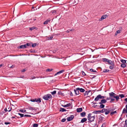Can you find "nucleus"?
<instances>
[{
  "mask_svg": "<svg viewBox=\"0 0 127 127\" xmlns=\"http://www.w3.org/2000/svg\"><path fill=\"white\" fill-rule=\"evenodd\" d=\"M109 95L110 96H112V97L115 98L116 100L117 101H118L119 99V96H115V95H117L113 92L109 93Z\"/></svg>",
  "mask_w": 127,
  "mask_h": 127,
  "instance_id": "nucleus-1",
  "label": "nucleus"
},
{
  "mask_svg": "<svg viewBox=\"0 0 127 127\" xmlns=\"http://www.w3.org/2000/svg\"><path fill=\"white\" fill-rule=\"evenodd\" d=\"M92 114H89L88 116V118L89 121L91 122L94 121L95 118V116H91Z\"/></svg>",
  "mask_w": 127,
  "mask_h": 127,
  "instance_id": "nucleus-2",
  "label": "nucleus"
},
{
  "mask_svg": "<svg viewBox=\"0 0 127 127\" xmlns=\"http://www.w3.org/2000/svg\"><path fill=\"white\" fill-rule=\"evenodd\" d=\"M52 97V95L50 94H48L44 95L43 98L45 100H48L49 99H50Z\"/></svg>",
  "mask_w": 127,
  "mask_h": 127,
  "instance_id": "nucleus-3",
  "label": "nucleus"
},
{
  "mask_svg": "<svg viewBox=\"0 0 127 127\" xmlns=\"http://www.w3.org/2000/svg\"><path fill=\"white\" fill-rule=\"evenodd\" d=\"M104 111H117L119 110V109L115 107H113L112 108L109 109L108 110L107 109H104Z\"/></svg>",
  "mask_w": 127,
  "mask_h": 127,
  "instance_id": "nucleus-4",
  "label": "nucleus"
},
{
  "mask_svg": "<svg viewBox=\"0 0 127 127\" xmlns=\"http://www.w3.org/2000/svg\"><path fill=\"white\" fill-rule=\"evenodd\" d=\"M102 60L103 62H104L106 64H109L111 61V60L106 58H103Z\"/></svg>",
  "mask_w": 127,
  "mask_h": 127,
  "instance_id": "nucleus-5",
  "label": "nucleus"
},
{
  "mask_svg": "<svg viewBox=\"0 0 127 127\" xmlns=\"http://www.w3.org/2000/svg\"><path fill=\"white\" fill-rule=\"evenodd\" d=\"M28 109L32 111H38L39 110V108H34L32 107H29Z\"/></svg>",
  "mask_w": 127,
  "mask_h": 127,
  "instance_id": "nucleus-6",
  "label": "nucleus"
},
{
  "mask_svg": "<svg viewBox=\"0 0 127 127\" xmlns=\"http://www.w3.org/2000/svg\"><path fill=\"white\" fill-rule=\"evenodd\" d=\"M79 88H76L75 89H74V91L75 93V94L76 95H78L79 94Z\"/></svg>",
  "mask_w": 127,
  "mask_h": 127,
  "instance_id": "nucleus-7",
  "label": "nucleus"
},
{
  "mask_svg": "<svg viewBox=\"0 0 127 127\" xmlns=\"http://www.w3.org/2000/svg\"><path fill=\"white\" fill-rule=\"evenodd\" d=\"M74 117L73 115H71L70 117H68L67 119L68 121H71L74 118Z\"/></svg>",
  "mask_w": 127,
  "mask_h": 127,
  "instance_id": "nucleus-8",
  "label": "nucleus"
},
{
  "mask_svg": "<svg viewBox=\"0 0 127 127\" xmlns=\"http://www.w3.org/2000/svg\"><path fill=\"white\" fill-rule=\"evenodd\" d=\"M14 109H16L15 110L17 111L16 110L17 109L12 104L11 105L10 109L9 110H10V111L11 110H14Z\"/></svg>",
  "mask_w": 127,
  "mask_h": 127,
  "instance_id": "nucleus-9",
  "label": "nucleus"
},
{
  "mask_svg": "<svg viewBox=\"0 0 127 127\" xmlns=\"http://www.w3.org/2000/svg\"><path fill=\"white\" fill-rule=\"evenodd\" d=\"M107 15H102L101 18L99 19V21H101L103 19H105Z\"/></svg>",
  "mask_w": 127,
  "mask_h": 127,
  "instance_id": "nucleus-10",
  "label": "nucleus"
},
{
  "mask_svg": "<svg viewBox=\"0 0 127 127\" xmlns=\"http://www.w3.org/2000/svg\"><path fill=\"white\" fill-rule=\"evenodd\" d=\"M99 99H101L100 95H97L96 97L95 98V100L96 101H97Z\"/></svg>",
  "mask_w": 127,
  "mask_h": 127,
  "instance_id": "nucleus-11",
  "label": "nucleus"
},
{
  "mask_svg": "<svg viewBox=\"0 0 127 127\" xmlns=\"http://www.w3.org/2000/svg\"><path fill=\"white\" fill-rule=\"evenodd\" d=\"M35 102H36L38 103H40L41 102V99L40 98H38L37 99L35 98L34 99Z\"/></svg>",
  "mask_w": 127,
  "mask_h": 127,
  "instance_id": "nucleus-12",
  "label": "nucleus"
},
{
  "mask_svg": "<svg viewBox=\"0 0 127 127\" xmlns=\"http://www.w3.org/2000/svg\"><path fill=\"white\" fill-rule=\"evenodd\" d=\"M51 19L50 18H49L47 19L46 21H45L44 22L43 24H47L49 22H50L51 20Z\"/></svg>",
  "mask_w": 127,
  "mask_h": 127,
  "instance_id": "nucleus-13",
  "label": "nucleus"
},
{
  "mask_svg": "<svg viewBox=\"0 0 127 127\" xmlns=\"http://www.w3.org/2000/svg\"><path fill=\"white\" fill-rule=\"evenodd\" d=\"M107 102L106 100L105 99H102L100 102H99V103L100 104H101L104 103H106Z\"/></svg>",
  "mask_w": 127,
  "mask_h": 127,
  "instance_id": "nucleus-14",
  "label": "nucleus"
},
{
  "mask_svg": "<svg viewBox=\"0 0 127 127\" xmlns=\"http://www.w3.org/2000/svg\"><path fill=\"white\" fill-rule=\"evenodd\" d=\"M26 44L24 45H22L19 46V48L20 49H25L27 48Z\"/></svg>",
  "mask_w": 127,
  "mask_h": 127,
  "instance_id": "nucleus-15",
  "label": "nucleus"
},
{
  "mask_svg": "<svg viewBox=\"0 0 127 127\" xmlns=\"http://www.w3.org/2000/svg\"><path fill=\"white\" fill-rule=\"evenodd\" d=\"M64 71V70H62L57 72L56 74H55V75L56 76L57 74H60L62 73H63Z\"/></svg>",
  "mask_w": 127,
  "mask_h": 127,
  "instance_id": "nucleus-16",
  "label": "nucleus"
},
{
  "mask_svg": "<svg viewBox=\"0 0 127 127\" xmlns=\"http://www.w3.org/2000/svg\"><path fill=\"white\" fill-rule=\"evenodd\" d=\"M56 11L55 10H52L50 12V13H51L53 15H55L56 14Z\"/></svg>",
  "mask_w": 127,
  "mask_h": 127,
  "instance_id": "nucleus-17",
  "label": "nucleus"
},
{
  "mask_svg": "<svg viewBox=\"0 0 127 127\" xmlns=\"http://www.w3.org/2000/svg\"><path fill=\"white\" fill-rule=\"evenodd\" d=\"M87 119L86 118H84L82 119L81 120V123H83L84 122H85L87 121Z\"/></svg>",
  "mask_w": 127,
  "mask_h": 127,
  "instance_id": "nucleus-18",
  "label": "nucleus"
},
{
  "mask_svg": "<svg viewBox=\"0 0 127 127\" xmlns=\"http://www.w3.org/2000/svg\"><path fill=\"white\" fill-rule=\"evenodd\" d=\"M91 91L90 90H89V91H86L85 93L83 94V95H84V96H85L86 95H88V94Z\"/></svg>",
  "mask_w": 127,
  "mask_h": 127,
  "instance_id": "nucleus-19",
  "label": "nucleus"
},
{
  "mask_svg": "<svg viewBox=\"0 0 127 127\" xmlns=\"http://www.w3.org/2000/svg\"><path fill=\"white\" fill-rule=\"evenodd\" d=\"M86 114V113L85 112H84L82 113H81L80 115L82 117H84L85 116Z\"/></svg>",
  "mask_w": 127,
  "mask_h": 127,
  "instance_id": "nucleus-20",
  "label": "nucleus"
},
{
  "mask_svg": "<svg viewBox=\"0 0 127 127\" xmlns=\"http://www.w3.org/2000/svg\"><path fill=\"white\" fill-rule=\"evenodd\" d=\"M104 118L102 117L101 115H99V116L98 119L99 120L101 121H103Z\"/></svg>",
  "mask_w": 127,
  "mask_h": 127,
  "instance_id": "nucleus-21",
  "label": "nucleus"
},
{
  "mask_svg": "<svg viewBox=\"0 0 127 127\" xmlns=\"http://www.w3.org/2000/svg\"><path fill=\"white\" fill-rule=\"evenodd\" d=\"M32 43H27L26 44V47L27 46H29L31 47L32 46Z\"/></svg>",
  "mask_w": 127,
  "mask_h": 127,
  "instance_id": "nucleus-22",
  "label": "nucleus"
},
{
  "mask_svg": "<svg viewBox=\"0 0 127 127\" xmlns=\"http://www.w3.org/2000/svg\"><path fill=\"white\" fill-rule=\"evenodd\" d=\"M110 70L107 69H104L103 71V72L104 73H106L107 72H109Z\"/></svg>",
  "mask_w": 127,
  "mask_h": 127,
  "instance_id": "nucleus-23",
  "label": "nucleus"
},
{
  "mask_svg": "<svg viewBox=\"0 0 127 127\" xmlns=\"http://www.w3.org/2000/svg\"><path fill=\"white\" fill-rule=\"evenodd\" d=\"M36 29V30L37 29V28L35 27H32L30 28L29 29L30 31H32L34 29Z\"/></svg>",
  "mask_w": 127,
  "mask_h": 127,
  "instance_id": "nucleus-24",
  "label": "nucleus"
},
{
  "mask_svg": "<svg viewBox=\"0 0 127 127\" xmlns=\"http://www.w3.org/2000/svg\"><path fill=\"white\" fill-rule=\"evenodd\" d=\"M109 64L110 65H114V61H112L111 60Z\"/></svg>",
  "mask_w": 127,
  "mask_h": 127,
  "instance_id": "nucleus-25",
  "label": "nucleus"
},
{
  "mask_svg": "<svg viewBox=\"0 0 127 127\" xmlns=\"http://www.w3.org/2000/svg\"><path fill=\"white\" fill-rule=\"evenodd\" d=\"M66 107H68L67 109L70 108L71 107V104L70 103H68L66 104Z\"/></svg>",
  "mask_w": 127,
  "mask_h": 127,
  "instance_id": "nucleus-26",
  "label": "nucleus"
},
{
  "mask_svg": "<svg viewBox=\"0 0 127 127\" xmlns=\"http://www.w3.org/2000/svg\"><path fill=\"white\" fill-rule=\"evenodd\" d=\"M79 89L80 90H79L80 91V92L83 93L85 91V90L83 88H79Z\"/></svg>",
  "mask_w": 127,
  "mask_h": 127,
  "instance_id": "nucleus-27",
  "label": "nucleus"
},
{
  "mask_svg": "<svg viewBox=\"0 0 127 127\" xmlns=\"http://www.w3.org/2000/svg\"><path fill=\"white\" fill-rule=\"evenodd\" d=\"M39 113L38 112H32H32H30V113L32 114H38Z\"/></svg>",
  "mask_w": 127,
  "mask_h": 127,
  "instance_id": "nucleus-28",
  "label": "nucleus"
},
{
  "mask_svg": "<svg viewBox=\"0 0 127 127\" xmlns=\"http://www.w3.org/2000/svg\"><path fill=\"white\" fill-rule=\"evenodd\" d=\"M123 63V64H125L126 63V61L125 60L123 59H121L120 60Z\"/></svg>",
  "mask_w": 127,
  "mask_h": 127,
  "instance_id": "nucleus-29",
  "label": "nucleus"
},
{
  "mask_svg": "<svg viewBox=\"0 0 127 127\" xmlns=\"http://www.w3.org/2000/svg\"><path fill=\"white\" fill-rule=\"evenodd\" d=\"M120 66L121 67L124 68L126 67V65L125 64H122Z\"/></svg>",
  "mask_w": 127,
  "mask_h": 127,
  "instance_id": "nucleus-30",
  "label": "nucleus"
},
{
  "mask_svg": "<svg viewBox=\"0 0 127 127\" xmlns=\"http://www.w3.org/2000/svg\"><path fill=\"white\" fill-rule=\"evenodd\" d=\"M76 110V111H82V109L81 108H77Z\"/></svg>",
  "mask_w": 127,
  "mask_h": 127,
  "instance_id": "nucleus-31",
  "label": "nucleus"
},
{
  "mask_svg": "<svg viewBox=\"0 0 127 127\" xmlns=\"http://www.w3.org/2000/svg\"><path fill=\"white\" fill-rule=\"evenodd\" d=\"M90 71L91 72L97 73V72L96 71L92 68L90 69Z\"/></svg>",
  "mask_w": 127,
  "mask_h": 127,
  "instance_id": "nucleus-32",
  "label": "nucleus"
},
{
  "mask_svg": "<svg viewBox=\"0 0 127 127\" xmlns=\"http://www.w3.org/2000/svg\"><path fill=\"white\" fill-rule=\"evenodd\" d=\"M60 111H66V110L64 108H60V109L59 110Z\"/></svg>",
  "mask_w": 127,
  "mask_h": 127,
  "instance_id": "nucleus-33",
  "label": "nucleus"
},
{
  "mask_svg": "<svg viewBox=\"0 0 127 127\" xmlns=\"http://www.w3.org/2000/svg\"><path fill=\"white\" fill-rule=\"evenodd\" d=\"M56 91H54L51 92V94L52 95H54L56 94Z\"/></svg>",
  "mask_w": 127,
  "mask_h": 127,
  "instance_id": "nucleus-34",
  "label": "nucleus"
},
{
  "mask_svg": "<svg viewBox=\"0 0 127 127\" xmlns=\"http://www.w3.org/2000/svg\"><path fill=\"white\" fill-rule=\"evenodd\" d=\"M119 96L121 97V98L124 97H125V95L123 94H119Z\"/></svg>",
  "mask_w": 127,
  "mask_h": 127,
  "instance_id": "nucleus-35",
  "label": "nucleus"
},
{
  "mask_svg": "<svg viewBox=\"0 0 127 127\" xmlns=\"http://www.w3.org/2000/svg\"><path fill=\"white\" fill-rule=\"evenodd\" d=\"M117 113V112H112L110 113L111 116H112L114 114Z\"/></svg>",
  "mask_w": 127,
  "mask_h": 127,
  "instance_id": "nucleus-36",
  "label": "nucleus"
},
{
  "mask_svg": "<svg viewBox=\"0 0 127 127\" xmlns=\"http://www.w3.org/2000/svg\"><path fill=\"white\" fill-rule=\"evenodd\" d=\"M53 36H49L48 37V40H51L53 38Z\"/></svg>",
  "mask_w": 127,
  "mask_h": 127,
  "instance_id": "nucleus-37",
  "label": "nucleus"
},
{
  "mask_svg": "<svg viewBox=\"0 0 127 127\" xmlns=\"http://www.w3.org/2000/svg\"><path fill=\"white\" fill-rule=\"evenodd\" d=\"M36 43H34L33 44L32 43V46L33 47H35L36 46Z\"/></svg>",
  "mask_w": 127,
  "mask_h": 127,
  "instance_id": "nucleus-38",
  "label": "nucleus"
},
{
  "mask_svg": "<svg viewBox=\"0 0 127 127\" xmlns=\"http://www.w3.org/2000/svg\"><path fill=\"white\" fill-rule=\"evenodd\" d=\"M101 105L100 106V107L101 108H103L105 106V105L102 104H100Z\"/></svg>",
  "mask_w": 127,
  "mask_h": 127,
  "instance_id": "nucleus-39",
  "label": "nucleus"
},
{
  "mask_svg": "<svg viewBox=\"0 0 127 127\" xmlns=\"http://www.w3.org/2000/svg\"><path fill=\"white\" fill-rule=\"evenodd\" d=\"M53 70V69H50L49 68L47 69L46 70V71H48L49 72H50L52 70Z\"/></svg>",
  "mask_w": 127,
  "mask_h": 127,
  "instance_id": "nucleus-40",
  "label": "nucleus"
},
{
  "mask_svg": "<svg viewBox=\"0 0 127 127\" xmlns=\"http://www.w3.org/2000/svg\"><path fill=\"white\" fill-rule=\"evenodd\" d=\"M104 112H93L92 113L97 114L99 112L100 113H103Z\"/></svg>",
  "mask_w": 127,
  "mask_h": 127,
  "instance_id": "nucleus-41",
  "label": "nucleus"
},
{
  "mask_svg": "<svg viewBox=\"0 0 127 127\" xmlns=\"http://www.w3.org/2000/svg\"><path fill=\"white\" fill-rule=\"evenodd\" d=\"M38 125L37 124H34L33 125V127H37Z\"/></svg>",
  "mask_w": 127,
  "mask_h": 127,
  "instance_id": "nucleus-42",
  "label": "nucleus"
},
{
  "mask_svg": "<svg viewBox=\"0 0 127 127\" xmlns=\"http://www.w3.org/2000/svg\"><path fill=\"white\" fill-rule=\"evenodd\" d=\"M120 33V31L119 30L116 31V33L115 34V35H116L117 33Z\"/></svg>",
  "mask_w": 127,
  "mask_h": 127,
  "instance_id": "nucleus-43",
  "label": "nucleus"
},
{
  "mask_svg": "<svg viewBox=\"0 0 127 127\" xmlns=\"http://www.w3.org/2000/svg\"><path fill=\"white\" fill-rule=\"evenodd\" d=\"M114 66V65H110L109 66V68L111 69H113Z\"/></svg>",
  "mask_w": 127,
  "mask_h": 127,
  "instance_id": "nucleus-44",
  "label": "nucleus"
},
{
  "mask_svg": "<svg viewBox=\"0 0 127 127\" xmlns=\"http://www.w3.org/2000/svg\"><path fill=\"white\" fill-rule=\"evenodd\" d=\"M112 98V96H110V97H107L106 100H109V99H111Z\"/></svg>",
  "mask_w": 127,
  "mask_h": 127,
  "instance_id": "nucleus-45",
  "label": "nucleus"
},
{
  "mask_svg": "<svg viewBox=\"0 0 127 127\" xmlns=\"http://www.w3.org/2000/svg\"><path fill=\"white\" fill-rule=\"evenodd\" d=\"M111 100H110V103H112V102L113 101H115V99H114V98H111Z\"/></svg>",
  "mask_w": 127,
  "mask_h": 127,
  "instance_id": "nucleus-46",
  "label": "nucleus"
},
{
  "mask_svg": "<svg viewBox=\"0 0 127 127\" xmlns=\"http://www.w3.org/2000/svg\"><path fill=\"white\" fill-rule=\"evenodd\" d=\"M18 114L20 116V117H23L24 116V115L23 114H21L20 113H18Z\"/></svg>",
  "mask_w": 127,
  "mask_h": 127,
  "instance_id": "nucleus-47",
  "label": "nucleus"
},
{
  "mask_svg": "<svg viewBox=\"0 0 127 127\" xmlns=\"http://www.w3.org/2000/svg\"><path fill=\"white\" fill-rule=\"evenodd\" d=\"M62 93L61 91H59L58 93V95H61Z\"/></svg>",
  "mask_w": 127,
  "mask_h": 127,
  "instance_id": "nucleus-48",
  "label": "nucleus"
},
{
  "mask_svg": "<svg viewBox=\"0 0 127 127\" xmlns=\"http://www.w3.org/2000/svg\"><path fill=\"white\" fill-rule=\"evenodd\" d=\"M82 75L84 76L86 75V74L83 71H82Z\"/></svg>",
  "mask_w": 127,
  "mask_h": 127,
  "instance_id": "nucleus-49",
  "label": "nucleus"
},
{
  "mask_svg": "<svg viewBox=\"0 0 127 127\" xmlns=\"http://www.w3.org/2000/svg\"><path fill=\"white\" fill-rule=\"evenodd\" d=\"M24 116L25 117H31V116L29 115L28 114H26L24 115Z\"/></svg>",
  "mask_w": 127,
  "mask_h": 127,
  "instance_id": "nucleus-50",
  "label": "nucleus"
},
{
  "mask_svg": "<svg viewBox=\"0 0 127 127\" xmlns=\"http://www.w3.org/2000/svg\"><path fill=\"white\" fill-rule=\"evenodd\" d=\"M100 97H101V99H104L105 98V97H106L105 96H102L101 95H100Z\"/></svg>",
  "mask_w": 127,
  "mask_h": 127,
  "instance_id": "nucleus-51",
  "label": "nucleus"
},
{
  "mask_svg": "<svg viewBox=\"0 0 127 127\" xmlns=\"http://www.w3.org/2000/svg\"><path fill=\"white\" fill-rule=\"evenodd\" d=\"M66 120V119L65 118H64L62 120V122H64Z\"/></svg>",
  "mask_w": 127,
  "mask_h": 127,
  "instance_id": "nucleus-52",
  "label": "nucleus"
},
{
  "mask_svg": "<svg viewBox=\"0 0 127 127\" xmlns=\"http://www.w3.org/2000/svg\"><path fill=\"white\" fill-rule=\"evenodd\" d=\"M4 110L5 111H10V110L9 109V110H7V107L6 108H5L4 109Z\"/></svg>",
  "mask_w": 127,
  "mask_h": 127,
  "instance_id": "nucleus-53",
  "label": "nucleus"
},
{
  "mask_svg": "<svg viewBox=\"0 0 127 127\" xmlns=\"http://www.w3.org/2000/svg\"><path fill=\"white\" fill-rule=\"evenodd\" d=\"M69 94H70V95L71 96H73V94L72 93V92L71 91H70Z\"/></svg>",
  "mask_w": 127,
  "mask_h": 127,
  "instance_id": "nucleus-54",
  "label": "nucleus"
},
{
  "mask_svg": "<svg viewBox=\"0 0 127 127\" xmlns=\"http://www.w3.org/2000/svg\"><path fill=\"white\" fill-rule=\"evenodd\" d=\"M30 101L32 102H35L34 99H32L30 100Z\"/></svg>",
  "mask_w": 127,
  "mask_h": 127,
  "instance_id": "nucleus-55",
  "label": "nucleus"
},
{
  "mask_svg": "<svg viewBox=\"0 0 127 127\" xmlns=\"http://www.w3.org/2000/svg\"><path fill=\"white\" fill-rule=\"evenodd\" d=\"M106 126V125L105 124H103L102 125V126L101 127H105Z\"/></svg>",
  "mask_w": 127,
  "mask_h": 127,
  "instance_id": "nucleus-56",
  "label": "nucleus"
},
{
  "mask_svg": "<svg viewBox=\"0 0 127 127\" xmlns=\"http://www.w3.org/2000/svg\"><path fill=\"white\" fill-rule=\"evenodd\" d=\"M26 70L25 69H24L21 70V72H25L26 71Z\"/></svg>",
  "mask_w": 127,
  "mask_h": 127,
  "instance_id": "nucleus-57",
  "label": "nucleus"
},
{
  "mask_svg": "<svg viewBox=\"0 0 127 127\" xmlns=\"http://www.w3.org/2000/svg\"><path fill=\"white\" fill-rule=\"evenodd\" d=\"M30 51L31 53H34L35 52V51L33 50H32V49H31V50Z\"/></svg>",
  "mask_w": 127,
  "mask_h": 127,
  "instance_id": "nucleus-58",
  "label": "nucleus"
},
{
  "mask_svg": "<svg viewBox=\"0 0 127 127\" xmlns=\"http://www.w3.org/2000/svg\"><path fill=\"white\" fill-rule=\"evenodd\" d=\"M31 79H35V78H36V77L34 76H32L31 77Z\"/></svg>",
  "mask_w": 127,
  "mask_h": 127,
  "instance_id": "nucleus-59",
  "label": "nucleus"
},
{
  "mask_svg": "<svg viewBox=\"0 0 127 127\" xmlns=\"http://www.w3.org/2000/svg\"><path fill=\"white\" fill-rule=\"evenodd\" d=\"M66 32L67 33H68L70 32V29L66 31Z\"/></svg>",
  "mask_w": 127,
  "mask_h": 127,
  "instance_id": "nucleus-60",
  "label": "nucleus"
},
{
  "mask_svg": "<svg viewBox=\"0 0 127 127\" xmlns=\"http://www.w3.org/2000/svg\"><path fill=\"white\" fill-rule=\"evenodd\" d=\"M110 112H105V114L106 115L108 114H109Z\"/></svg>",
  "mask_w": 127,
  "mask_h": 127,
  "instance_id": "nucleus-61",
  "label": "nucleus"
},
{
  "mask_svg": "<svg viewBox=\"0 0 127 127\" xmlns=\"http://www.w3.org/2000/svg\"><path fill=\"white\" fill-rule=\"evenodd\" d=\"M36 17H35L33 18V20L34 21H35L36 20Z\"/></svg>",
  "mask_w": 127,
  "mask_h": 127,
  "instance_id": "nucleus-62",
  "label": "nucleus"
},
{
  "mask_svg": "<svg viewBox=\"0 0 127 127\" xmlns=\"http://www.w3.org/2000/svg\"><path fill=\"white\" fill-rule=\"evenodd\" d=\"M123 111H127V109L126 108H124L123 109Z\"/></svg>",
  "mask_w": 127,
  "mask_h": 127,
  "instance_id": "nucleus-63",
  "label": "nucleus"
},
{
  "mask_svg": "<svg viewBox=\"0 0 127 127\" xmlns=\"http://www.w3.org/2000/svg\"><path fill=\"white\" fill-rule=\"evenodd\" d=\"M125 124L126 125V126H127V120H126V121H125Z\"/></svg>",
  "mask_w": 127,
  "mask_h": 127,
  "instance_id": "nucleus-64",
  "label": "nucleus"
}]
</instances>
